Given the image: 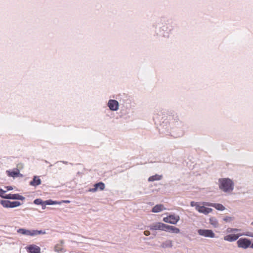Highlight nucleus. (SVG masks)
<instances>
[{
    "label": "nucleus",
    "mask_w": 253,
    "mask_h": 253,
    "mask_svg": "<svg viewBox=\"0 0 253 253\" xmlns=\"http://www.w3.org/2000/svg\"><path fill=\"white\" fill-rule=\"evenodd\" d=\"M219 188L226 193L231 192L234 188V183L229 178H221L219 179Z\"/></svg>",
    "instance_id": "obj_1"
},
{
    "label": "nucleus",
    "mask_w": 253,
    "mask_h": 253,
    "mask_svg": "<svg viewBox=\"0 0 253 253\" xmlns=\"http://www.w3.org/2000/svg\"><path fill=\"white\" fill-rule=\"evenodd\" d=\"M17 233L22 235H26L31 236H34L39 234H44L45 232L42 230H29L24 228H20L17 230Z\"/></svg>",
    "instance_id": "obj_2"
},
{
    "label": "nucleus",
    "mask_w": 253,
    "mask_h": 253,
    "mask_svg": "<svg viewBox=\"0 0 253 253\" xmlns=\"http://www.w3.org/2000/svg\"><path fill=\"white\" fill-rule=\"evenodd\" d=\"M245 235L253 237V233L247 232L246 233H238L237 234H229L224 237V240L229 242L236 241L239 237Z\"/></svg>",
    "instance_id": "obj_3"
},
{
    "label": "nucleus",
    "mask_w": 253,
    "mask_h": 253,
    "mask_svg": "<svg viewBox=\"0 0 253 253\" xmlns=\"http://www.w3.org/2000/svg\"><path fill=\"white\" fill-rule=\"evenodd\" d=\"M237 244L239 248L246 249L250 247L251 241L247 238H240L238 240Z\"/></svg>",
    "instance_id": "obj_4"
},
{
    "label": "nucleus",
    "mask_w": 253,
    "mask_h": 253,
    "mask_svg": "<svg viewBox=\"0 0 253 253\" xmlns=\"http://www.w3.org/2000/svg\"><path fill=\"white\" fill-rule=\"evenodd\" d=\"M180 219L179 216L177 215L171 214L163 218L165 222L172 224H176Z\"/></svg>",
    "instance_id": "obj_5"
},
{
    "label": "nucleus",
    "mask_w": 253,
    "mask_h": 253,
    "mask_svg": "<svg viewBox=\"0 0 253 253\" xmlns=\"http://www.w3.org/2000/svg\"><path fill=\"white\" fill-rule=\"evenodd\" d=\"M198 234L205 237L214 238L215 234L211 230L199 229L198 230Z\"/></svg>",
    "instance_id": "obj_6"
},
{
    "label": "nucleus",
    "mask_w": 253,
    "mask_h": 253,
    "mask_svg": "<svg viewBox=\"0 0 253 253\" xmlns=\"http://www.w3.org/2000/svg\"><path fill=\"white\" fill-rule=\"evenodd\" d=\"M165 224L162 222L154 223L149 226V229L151 230L164 231Z\"/></svg>",
    "instance_id": "obj_7"
},
{
    "label": "nucleus",
    "mask_w": 253,
    "mask_h": 253,
    "mask_svg": "<svg viewBox=\"0 0 253 253\" xmlns=\"http://www.w3.org/2000/svg\"><path fill=\"white\" fill-rule=\"evenodd\" d=\"M204 202L203 203V205L199 204V206H197L196 210L200 213H202L205 214H208L212 211V209L211 208L205 207V205L204 204Z\"/></svg>",
    "instance_id": "obj_8"
},
{
    "label": "nucleus",
    "mask_w": 253,
    "mask_h": 253,
    "mask_svg": "<svg viewBox=\"0 0 253 253\" xmlns=\"http://www.w3.org/2000/svg\"><path fill=\"white\" fill-rule=\"evenodd\" d=\"M7 199L20 200H24L25 198L19 194H4V198Z\"/></svg>",
    "instance_id": "obj_9"
},
{
    "label": "nucleus",
    "mask_w": 253,
    "mask_h": 253,
    "mask_svg": "<svg viewBox=\"0 0 253 253\" xmlns=\"http://www.w3.org/2000/svg\"><path fill=\"white\" fill-rule=\"evenodd\" d=\"M26 249L28 253H41L40 248L35 245H30Z\"/></svg>",
    "instance_id": "obj_10"
},
{
    "label": "nucleus",
    "mask_w": 253,
    "mask_h": 253,
    "mask_svg": "<svg viewBox=\"0 0 253 253\" xmlns=\"http://www.w3.org/2000/svg\"><path fill=\"white\" fill-rule=\"evenodd\" d=\"M108 105L110 109L112 111H116L119 108L118 102L115 100H110Z\"/></svg>",
    "instance_id": "obj_11"
},
{
    "label": "nucleus",
    "mask_w": 253,
    "mask_h": 253,
    "mask_svg": "<svg viewBox=\"0 0 253 253\" xmlns=\"http://www.w3.org/2000/svg\"><path fill=\"white\" fill-rule=\"evenodd\" d=\"M164 231L176 234L180 232V230L178 228L173 226H170L166 224Z\"/></svg>",
    "instance_id": "obj_12"
},
{
    "label": "nucleus",
    "mask_w": 253,
    "mask_h": 253,
    "mask_svg": "<svg viewBox=\"0 0 253 253\" xmlns=\"http://www.w3.org/2000/svg\"><path fill=\"white\" fill-rule=\"evenodd\" d=\"M105 188V184L102 182H98L94 185V188L90 189L89 191L92 192H95L98 190H103Z\"/></svg>",
    "instance_id": "obj_13"
},
{
    "label": "nucleus",
    "mask_w": 253,
    "mask_h": 253,
    "mask_svg": "<svg viewBox=\"0 0 253 253\" xmlns=\"http://www.w3.org/2000/svg\"><path fill=\"white\" fill-rule=\"evenodd\" d=\"M204 204L206 206L213 207L219 211H223L225 209V208L220 204H213L209 202H204Z\"/></svg>",
    "instance_id": "obj_14"
},
{
    "label": "nucleus",
    "mask_w": 253,
    "mask_h": 253,
    "mask_svg": "<svg viewBox=\"0 0 253 253\" xmlns=\"http://www.w3.org/2000/svg\"><path fill=\"white\" fill-rule=\"evenodd\" d=\"M64 241L60 240L59 243L57 244L54 247V251L56 252L60 253L65 252L63 248Z\"/></svg>",
    "instance_id": "obj_15"
},
{
    "label": "nucleus",
    "mask_w": 253,
    "mask_h": 253,
    "mask_svg": "<svg viewBox=\"0 0 253 253\" xmlns=\"http://www.w3.org/2000/svg\"><path fill=\"white\" fill-rule=\"evenodd\" d=\"M165 210H166V208L164 207V206L163 205L159 204L156 205L153 208L152 211L153 212H159Z\"/></svg>",
    "instance_id": "obj_16"
},
{
    "label": "nucleus",
    "mask_w": 253,
    "mask_h": 253,
    "mask_svg": "<svg viewBox=\"0 0 253 253\" xmlns=\"http://www.w3.org/2000/svg\"><path fill=\"white\" fill-rule=\"evenodd\" d=\"M41 184V180L39 176H35L33 180L30 182L31 185L36 186Z\"/></svg>",
    "instance_id": "obj_17"
},
{
    "label": "nucleus",
    "mask_w": 253,
    "mask_h": 253,
    "mask_svg": "<svg viewBox=\"0 0 253 253\" xmlns=\"http://www.w3.org/2000/svg\"><path fill=\"white\" fill-rule=\"evenodd\" d=\"M6 172L7 173V175L9 176L13 177H18L19 175H21V176L22 175L19 173V170L18 169H17L16 171H11L7 170L6 171Z\"/></svg>",
    "instance_id": "obj_18"
},
{
    "label": "nucleus",
    "mask_w": 253,
    "mask_h": 253,
    "mask_svg": "<svg viewBox=\"0 0 253 253\" xmlns=\"http://www.w3.org/2000/svg\"><path fill=\"white\" fill-rule=\"evenodd\" d=\"M61 204V202H59L57 201H52L51 200H48L44 201V207H42L43 209H45V205H60Z\"/></svg>",
    "instance_id": "obj_19"
},
{
    "label": "nucleus",
    "mask_w": 253,
    "mask_h": 253,
    "mask_svg": "<svg viewBox=\"0 0 253 253\" xmlns=\"http://www.w3.org/2000/svg\"><path fill=\"white\" fill-rule=\"evenodd\" d=\"M162 176L158 174L151 176L148 178L149 181H154L156 180H160L162 179Z\"/></svg>",
    "instance_id": "obj_20"
},
{
    "label": "nucleus",
    "mask_w": 253,
    "mask_h": 253,
    "mask_svg": "<svg viewBox=\"0 0 253 253\" xmlns=\"http://www.w3.org/2000/svg\"><path fill=\"white\" fill-rule=\"evenodd\" d=\"M210 223L214 227H217L218 226V221L215 217H212L210 218Z\"/></svg>",
    "instance_id": "obj_21"
},
{
    "label": "nucleus",
    "mask_w": 253,
    "mask_h": 253,
    "mask_svg": "<svg viewBox=\"0 0 253 253\" xmlns=\"http://www.w3.org/2000/svg\"><path fill=\"white\" fill-rule=\"evenodd\" d=\"M0 204L4 207L6 208H10V201L7 200H1L0 201Z\"/></svg>",
    "instance_id": "obj_22"
},
{
    "label": "nucleus",
    "mask_w": 253,
    "mask_h": 253,
    "mask_svg": "<svg viewBox=\"0 0 253 253\" xmlns=\"http://www.w3.org/2000/svg\"><path fill=\"white\" fill-rule=\"evenodd\" d=\"M34 203L36 205H41L42 207H44V201H43L41 199H37L35 200Z\"/></svg>",
    "instance_id": "obj_23"
},
{
    "label": "nucleus",
    "mask_w": 253,
    "mask_h": 253,
    "mask_svg": "<svg viewBox=\"0 0 253 253\" xmlns=\"http://www.w3.org/2000/svg\"><path fill=\"white\" fill-rule=\"evenodd\" d=\"M21 203L18 201H10V208H15L19 206Z\"/></svg>",
    "instance_id": "obj_24"
},
{
    "label": "nucleus",
    "mask_w": 253,
    "mask_h": 253,
    "mask_svg": "<svg viewBox=\"0 0 253 253\" xmlns=\"http://www.w3.org/2000/svg\"><path fill=\"white\" fill-rule=\"evenodd\" d=\"M172 246V243L171 241H167L165 243H164L162 245V247L164 248L171 247Z\"/></svg>",
    "instance_id": "obj_25"
},
{
    "label": "nucleus",
    "mask_w": 253,
    "mask_h": 253,
    "mask_svg": "<svg viewBox=\"0 0 253 253\" xmlns=\"http://www.w3.org/2000/svg\"><path fill=\"white\" fill-rule=\"evenodd\" d=\"M241 231V229L237 228H228L227 229V232L228 233L236 232Z\"/></svg>",
    "instance_id": "obj_26"
},
{
    "label": "nucleus",
    "mask_w": 253,
    "mask_h": 253,
    "mask_svg": "<svg viewBox=\"0 0 253 253\" xmlns=\"http://www.w3.org/2000/svg\"><path fill=\"white\" fill-rule=\"evenodd\" d=\"M199 204H199L198 203L195 202L193 201L191 202L190 203L191 206L192 207H195L196 209L197 206H199Z\"/></svg>",
    "instance_id": "obj_27"
},
{
    "label": "nucleus",
    "mask_w": 253,
    "mask_h": 253,
    "mask_svg": "<svg viewBox=\"0 0 253 253\" xmlns=\"http://www.w3.org/2000/svg\"><path fill=\"white\" fill-rule=\"evenodd\" d=\"M5 192V191L0 188V197L3 198Z\"/></svg>",
    "instance_id": "obj_28"
},
{
    "label": "nucleus",
    "mask_w": 253,
    "mask_h": 253,
    "mask_svg": "<svg viewBox=\"0 0 253 253\" xmlns=\"http://www.w3.org/2000/svg\"><path fill=\"white\" fill-rule=\"evenodd\" d=\"M223 220L226 222H229L232 220V218L229 216H226L223 218Z\"/></svg>",
    "instance_id": "obj_29"
},
{
    "label": "nucleus",
    "mask_w": 253,
    "mask_h": 253,
    "mask_svg": "<svg viewBox=\"0 0 253 253\" xmlns=\"http://www.w3.org/2000/svg\"><path fill=\"white\" fill-rule=\"evenodd\" d=\"M144 234L146 236H149L150 235V232L148 230H146L144 232Z\"/></svg>",
    "instance_id": "obj_30"
},
{
    "label": "nucleus",
    "mask_w": 253,
    "mask_h": 253,
    "mask_svg": "<svg viewBox=\"0 0 253 253\" xmlns=\"http://www.w3.org/2000/svg\"><path fill=\"white\" fill-rule=\"evenodd\" d=\"M6 188L7 190H8V191L12 190L13 189L12 187H11L10 186L6 187Z\"/></svg>",
    "instance_id": "obj_31"
},
{
    "label": "nucleus",
    "mask_w": 253,
    "mask_h": 253,
    "mask_svg": "<svg viewBox=\"0 0 253 253\" xmlns=\"http://www.w3.org/2000/svg\"><path fill=\"white\" fill-rule=\"evenodd\" d=\"M61 202V203H69L70 202L69 200H63V201H62Z\"/></svg>",
    "instance_id": "obj_32"
},
{
    "label": "nucleus",
    "mask_w": 253,
    "mask_h": 253,
    "mask_svg": "<svg viewBox=\"0 0 253 253\" xmlns=\"http://www.w3.org/2000/svg\"><path fill=\"white\" fill-rule=\"evenodd\" d=\"M250 247L252 249H253V243L252 244L251 243V245L250 246Z\"/></svg>",
    "instance_id": "obj_33"
},
{
    "label": "nucleus",
    "mask_w": 253,
    "mask_h": 253,
    "mask_svg": "<svg viewBox=\"0 0 253 253\" xmlns=\"http://www.w3.org/2000/svg\"><path fill=\"white\" fill-rule=\"evenodd\" d=\"M252 224H253V222H252Z\"/></svg>",
    "instance_id": "obj_34"
}]
</instances>
